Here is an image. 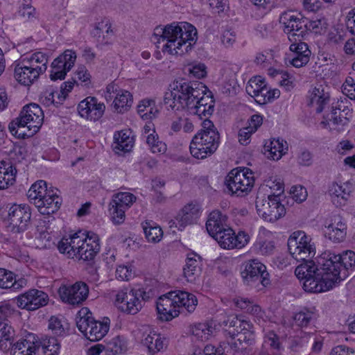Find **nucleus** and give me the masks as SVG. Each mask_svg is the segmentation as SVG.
Here are the masks:
<instances>
[{"mask_svg": "<svg viewBox=\"0 0 355 355\" xmlns=\"http://www.w3.org/2000/svg\"><path fill=\"white\" fill-rule=\"evenodd\" d=\"M206 89L202 83L176 81L172 89L165 93L164 103L173 110H187L201 119L209 118L214 111V101L205 95Z\"/></svg>", "mask_w": 355, "mask_h": 355, "instance_id": "nucleus-1", "label": "nucleus"}, {"mask_svg": "<svg viewBox=\"0 0 355 355\" xmlns=\"http://www.w3.org/2000/svg\"><path fill=\"white\" fill-rule=\"evenodd\" d=\"M198 39L196 28L189 23H172L155 28L152 40L163 42L162 51L170 55H183L190 51Z\"/></svg>", "mask_w": 355, "mask_h": 355, "instance_id": "nucleus-2", "label": "nucleus"}, {"mask_svg": "<svg viewBox=\"0 0 355 355\" xmlns=\"http://www.w3.org/2000/svg\"><path fill=\"white\" fill-rule=\"evenodd\" d=\"M60 252L69 258H77L83 261L92 260L100 251L98 236L94 232L73 234L69 238H63L58 245Z\"/></svg>", "mask_w": 355, "mask_h": 355, "instance_id": "nucleus-3", "label": "nucleus"}, {"mask_svg": "<svg viewBox=\"0 0 355 355\" xmlns=\"http://www.w3.org/2000/svg\"><path fill=\"white\" fill-rule=\"evenodd\" d=\"M44 121V113L41 107L35 103L25 105L19 117L8 126L11 134L17 138L31 137L37 132Z\"/></svg>", "mask_w": 355, "mask_h": 355, "instance_id": "nucleus-4", "label": "nucleus"}, {"mask_svg": "<svg viewBox=\"0 0 355 355\" xmlns=\"http://www.w3.org/2000/svg\"><path fill=\"white\" fill-rule=\"evenodd\" d=\"M202 127L190 144L191 154L197 159H204L213 154L219 144V134L212 121L205 118Z\"/></svg>", "mask_w": 355, "mask_h": 355, "instance_id": "nucleus-5", "label": "nucleus"}, {"mask_svg": "<svg viewBox=\"0 0 355 355\" xmlns=\"http://www.w3.org/2000/svg\"><path fill=\"white\" fill-rule=\"evenodd\" d=\"M155 296V291L152 288H123L116 293L114 304L121 311L135 315L141 310L145 302Z\"/></svg>", "mask_w": 355, "mask_h": 355, "instance_id": "nucleus-6", "label": "nucleus"}, {"mask_svg": "<svg viewBox=\"0 0 355 355\" xmlns=\"http://www.w3.org/2000/svg\"><path fill=\"white\" fill-rule=\"evenodd\" d=\"M270 189L276 190L277 193L269 195L267 198L257 197L256 209L258 214L265 220L273 223L284 216L286 214L284 206L280 202L279 195L284 191L283 184L278 182Z\"/></svg>", "mask_w": 355, "mask_h": 355, "instance_id": "nucleus-7", "label": "nucleus"}, {"mask_svg": "<svg viewBox=\"0 0 355 355\" xmlns=\"http://www.w3.org/2000/svg\"><path fill=\"white\" fill-rule=\"evenodd\" d=\"M87 308H83L78 312L76 325L80 331L90 341L102 339L108 332L110 323L108 318L103 322L96 320Z\"/></svg>", "mask_w": 355, "mask_h": 355, "instance_id": "nucleus-8", "label": "nucleus"}, {"mask_svg": "<svg viewBox=\"0 0 355 355\" xmlns=\"http://www.w3.org/2000/svg\"><path fill=\"white\" fill-rule=\"evenodd\" d=\"M339 259L336 254L330 251L322 253L316 259L318 264L317 275H321L324 277V279L331 282L334 286L347 276L345 271L341 270V264L338 261Z\"/></svg>", "mask_w": 355, "mask_h": 355, "instance_id": "nucleus-9", "label": "nucleus"}, {"mask_svg": "<svg viewBox=\"0 0 355 355\" xmlns=\"http://www.w3.org/2000/svg\"><path fill=\"white\" fill-rule=\"evenodd\" d=\"M287 245L290 254L297 261L311 259L315 254L311 239L302 231L294 232L289 236Z\"/></svg>", "mask_w": 355, "mask_h": 355, "instance_id": "nucleus-10", "label": "nucleus"}, {"mask_svg": "<svg viewBox=\"0 0 355 355\" xmlns=\"http://www.w3.org/2000/svg\"><path fill=\"white\" fill-rule=\"evenodd\" d=\"M254 182L252 172L234 169L227 175L225 184L228 193L240 196L251 191Z\"/></svg>", "mask_w": 355, "mask_h": 355, "instance_id": "nucleus-11", "label": "nucleus"}, {"mask_svg": "<svg viewBox=\"0 0 355 355\" xmlns=\"http://www.w3.org/2000/svg\"><path fill=\"white\" fill-rule=\"evenodd\" d=\"M31 218V209L27 205H13L8 210V227L14 234L24 232Z\"/></svg>", "mask_w": 355, "mask_h": 355, "instance_id": "nucleus-12", "label": "nucleus"}, {"mask_svg": "<svg viewBox=\"0 0 355 355\" xmlns=\"http://www.w3.org/2000/svg\"><path fill=\"white\" fill-rule=\"evenodd\" d=\"M241 276L245 284L257 286L259 284L266 286L269 284V274L266 267L257 259H252L245 263V268Z\"/></svg>", "mask_w": 355, "mask_h": 355, "instance_id": "nucleus-13", "label": "nucleus"}, {"mask_svg": "<svg viewBox=\"0 0 355 355\" xmlns=\"http://www.w3.org/2000/svg\"><path fill=\"white\" fill-rule=\"evenodd\" d=\"M279 22L284 25V31L291 42L301 41L306 34V19L295 15L293 12L283 13Z\"/></svg>", "mask_w": 355, "mask_h": 355, "instance_id": "nucleus-14", "label": "nucleus"}, {"mask_svg": "<svg viewBox=\"0 0 355 355\" xmlns=\"http://www.w3.org/2000/svg\"><path fill=\"white\" fill-rule=\"evenodd\" d=\"M136 196L129 192H119L113 196L109 210L114 223H123L125 210L136 201Z\"/></svg>", "mask_w": 355, "mask_h": 355, "instance_id": "nucleus-15", "label": "nucleus"}, {"mask_svg": "<svg viewBox=\"0 0 355 355\" xmlns=\"http://www.w3.org/2000/svg\"><path fill=\"white\" fill-rule=\"evenodd\" d=\"M58 293L64 302L80 305L87 298L89 288L85 282H77L73 285L60 287Z\"/></svg>", "mask_w": 355, "mask_h": 355, "instance_id": "nucleus-16", "label": "nucleus"}, {"mask_svg": "<svg viewBox=\"0 0 355 355\" xmlns=\"http://www.w3.org/2000/svg\"><path fill=\"white\" fill-rule=\"evenodd\" d=\"M76 53L71 50H66L51 63L50 78L52 80L64 79L67 73L73 67Z\"/></svg>", "mask_w": 355, "mask_h": 355, "instance_id": "nucleus-17", "label": "nucleus"}, {"mask_svg": "<svg viewBox=\"0 0 355 355\" xmlns=\"http://www.w3.org/2000/svg\"><path fill=\"white\" fill-rule=\"evenodd\" d=\"M48 300V295L37 289H31L17 297V306L28 311H35L45 306Z\"/></svg>", "mask_w": 355, "mask_h": 355, "instance_id": "nucleus-18", "label": "nucleus"}, {"mask_svg": "<svg viewBox=\"0 0 355 355\" xmlns=\"http://www.w3.org/2000/svg\"><path fill=\"white\" fill-rule=\"evenodd\" d=\"M157 310L160 318L168 321L180 313L177 309L175 292L172 291L159 297L157 302Z\"/></svg>", "mask_w": 355, "mask_h": 355, "instance_id": "nucleus-19", "label": "nucleus"}, {"mask_svg": "<svg viewBox=\"0 0 355 355\" xmlns=\"http://www.w3.org/2000/svg\"><path fill=\"white\" fill-rule=\"evenodd\" d=\"M105 108L103 103H98L95 97L89 96L78 104V111L82 117L95 121L102 117Z\"/></svg>", "mask_w": 355, "mask_h": 355, "instance_id": "nucleus-20", "label": "nucleus"}, {"mask_svg": "<svg viewBox=\"0 0 355 355\" xmlns=\"http://www.w3.org/2000/svg\"><path fill=\"white\" fill-rule=\"evenodd\" d=\"M60 205L61 198L53 190H49L42 198H40L35 202V207L43 215L55 213L58 210Z\"/></svg>", "mask_w": 355, "mask_h": 355, "instance_id": "nucleus-21", "label": "nucleus"}, {"mask_svg": "<svg viewBox=\"0 0 355 355\" xmlns=\"http://www.w3.org/2000/svg\"><path fill=\"white\" fill-rule=\"evenodd\" d=\"M201 271L200 257L194 252L188 254L186 264L183 268L184 277L187 281L195 283L199 279Z\"/></svg>", "mask_w": 355, "mask_h": 355, "instance_id": "nucleus-22", "label": "nucleus"}, {"mask_svg": "<svg viewBox=\"0 0 355 355\" xmlns=\"http://www.w3.org/2000/svg\"><path fill=\"white\" fill-rule=\"evenodd\" d=\"M290 50L293 53V58L290 61L293 67H302L309 62L311 52L305 42H294L291 44Z\"/></svg>", "mask_w": 355, "mask_h": 355, "instance_id": "nucleus-23", "label": "nucleus"}, {"mask_svg": "<svg viewBox=\"0 0 355 355\" xmlns=\"http://www.w3.org/2000/svg\"><path fill=\"white\" fill-rule=\"evenodd\" d=\"M326 227V234L330 240L334 242H340L345 239L347 234V225L340 216H334L331 223Z\"/></svg>", "mask_w": 355, "mask_h": 355, "instance_id": "nucleus-24", "label": "nucleus"}, {"mask_svg": "<svg viewBox=\"0 0 355 355\" xmlns=\"http://www.w3.org/2000/svg\"><path fill=\"white\" fill-rule=\"evenodd\" d=\"M199 217V209L193 204H188L184 206L175 218V226L178 230H182L187 225L196 222Z\"/></svg>", "mask_w": 355, "mask_h": 355, "instance_id": "nucleus-25", "label": "nucleus"}, {"mask_svg": "<svg viewBox=\"0 0 355 355\" xmlns=\"http://www.w3.org/2000/svg\"><path fill=\"white\" fill-rule=\"evenodd\" d=\"M21 60L33 70V73H35L40 76L47 69L49 57L46 53L37 51L29 57L26 56L22 58Z\"/></svg>", "mask_w": 355, "mask_h": 355, "instance_id": "nucleus-26", "label": "nucleus"}, {"mask_svg": "<svg viewBox=\"0 0 355 355\" xmlns=\"http://www.w3.org/2000/svg\"><path fill=\"white\" fill-rule=\"evenodd\" d=\"M227 227V216L225 215H223L218 210L210 213L206 223V228L212 237H214Z\"/></svg>", "mask_w": 355, "mask_h": 355, "instance_id": "nucleus-27", "label": "nucleus"}, {"mask_svg": "<svg viewBox=\"0 0 355 355\" xmlns=\"http://www.w3.org/2000/svg\"><path fill=\"white\" fill-rule=\"evenodd\" d=\"M334 287L331 282L324 279L321 275H314L304 281L303 288L309 293H322Z\"/></svg>", "mask_w": 355, "mask_h": 355, "instance_id": "nucleus-28", "label": "nucleus"}, {"mask_svg": "<svg viewBox=\"0 0 355 355\" xmlns=\"http://www.w3.org/2000/svg\"><path fill=\"white\" fill-rule=\"evenodd\" d=\"M177 301V309L181 311L180 313H191L193 312L198 304L195 295L185 291H175Z\"/></svg>", "mask_w": 355, "mask_h": 355, "instance_id": "nucleus-29", "label": "nucleus"}, {"mask_svg": "<svg viewBox=\"0 0 355 355\" xmlns=\"http://www.w3.org/2000/svg\"><path fill=\"white\" fill-rule=\"evenodd\" d=\"M14 76L17 82L28 86L33 84L40 77L35 73H33V70L21 60L15 64Z\"/></svg>", "mask_w": 355, "mask_h": 355, "instance_id": "nucleus-30", "label": "nucleus"}, {"mask_svg": "<svg viewBox=\"0 0 355 355\" xmlns=\"http://www.w3.org/2000/svg\"><path fill=\"white\" fill-rule=\"evenodd\" d=\"M351 191V187L347 183L343 184L333 183L329 191L331 201L338 207L345 205Z\"/></svg>", "mask_w": 355, "mask_h": 355, "instance_id": "nucleus-31", "label": "nucleus"}, {"mask_svg": "<svg viewBox=\"0 0 355 355\" xmlns=\"http://www.w3.org/2000/svg\"><path fill=\"white\" fill-rule=\"evenodd\" d=\"M16 168L11 162H0V189H7L15 182Z\"/></svg>", "mask_w": 355, "mask_h": 355, "instance_id": "nucleus-32", "label": "nucleus"}, {"mask_svg": "<svg viewBox=\"0 0 355 355\" xmlns=\"http://www.w3.org/2000/svg\"><path fill=\"white\" fill-rule=\"evenodd\" d=\"M286 144L284 140L274 139L264 145V153L269 159L279 160L287 150Z\"/></svg>", "mask_w": 355, "mask_h": 355, "instance_id": "nucleus-33", "label": "nucleus"}, {"mask_svg": "<svg viewBox=\"0 0 355 355\" xmlns=\"http://www.w3.org/2000/svg\"><path fill=\"white\" fill-rule=\"evenodd\" d=\"M34 339L33 335L29 334L27 338L12 343L10 347L12 355H32L37 349Z\"/></svg>", "mask_w": 355, "mask_h": 355, "instance_id": "nucleus-34", "label": "nucleus"}, {"mask_svg": "<svg viewBox=\"0 0 355 355\" xmlns=\"http://www.w3.org/2000/svg\"><path fill=\"white\" fill-rule=\"evenodd\" d=\"M133 98L132 94L126 90L119 89L116 91L113 104L114 108L118 113H123L128 111L132 105Z\"/></svg>", "mask_w": 355, "mask_h": 355, "instance_id": "nucleus-35", "label": "nucleus"}, {"mask_svg": "<svg viewBox=\"0 0 355 355\" xmlns=\"http://www.w3.org/2000/svg\"><path fill=\"white\" fill-rule=\"evenodd\" d=\"M15 338V331L7 321H0V349L7 351L10 349Z\"/></svg>", "mask_w": 355, "mask_h": 355, "instance_id": "nucleus-36", "label": "nucleus"}, {"mask_svg": "<svg viewBox=\"0 0 355 355\" xmlns=\"http://www.w3.org/2000/svg\"><path fill=\"white\" fill-rule=\"evenodd\" d=\"M137 112L144 120L153 119L157 116L159 110L153 99L141 100L137 105Z\"/></svg>", "mask_w": 355, "mask_h": 355, "instance_id": "nucleus-37", "label": "nucleus"}, {"mask_svg": "<svg viewBox=\"0 0 355 355\" xmlns=\"http://www.w3.org/2000/svg\"><path fill=\"white\" fill-rule=\"evenodd\" d=\"M24 280H16L15 275L8 270L0 268V288L18 290L23 286Z\"/></svg>", "mask_w": 355, "mask_h": 355, "instance_id": "nucleus-38", "label": "nucleus"}, {"mask_svg": "<svg viewBox=\"0 0 355 355\" xmlns=\"http://www.w3.org/2000/svg\"><path fill=\"white\" fill-rule=\"evenodd\" d=\"M246 92L249 95L255 98V100H261L263 94L266 93V85L261 77L251 78L246 86Z\"/></svg>", "mask_w": 355, "mask_h": 355, "instance_id": "nucleus-39", "label": "nucleus"}, {"mask_svg": "<svg viewBox=\"0 0 355 355\" xmlns=\"http://www.w3.org/2000/svg\"><path fill=\"white\" fill-rule=\"evenodd\" d=\"M302 263L297 266L295 270L296 277L301 280H305L309 277L317 275L318 264L315 263L311 259L301 260Z\"/></svg>", "mask_w": 355, "mask_h": 355, "instance_id": "nucleus-40", "label": "nucleus"}, {"mask_svg": "<svg viewBox=\"0 0 355 355\" xmlns=\"http://www.w3.org/2000/svg\"><path fill=\"white\" fill-rule=\"evenodd\" d=\"M130 132L120 131L114 134V146L116 150L128 152L133 146V138Z\"/></svg>", "mask_w": 355, "mask_h": 355, "instance_id": "nucleus-41", "label": "nucleus"}, {"mask_svg": "<svg viewBox=\"0 0 355 355\" xmlns=\"http://www.w3.org/2000/svg\"><path fill=\"white\" fill-rule=\"evenodd\" d=\"M142 343L148 347L149 352L152 354L159 352L166 345L160 335L156 334H148L142 340Z\"/></svg>", "mask_w": 355, "mask_h": 355, "instance_id": "nucleus-42", "label": "nucleus"}, {"mask_svg": "<svg viewBox=\"0 0 355 355\" xmlns=\"http://www.w3.org/2000/svg\"><path fill=\"white\" fill-rule=\"evenodd\" d=\"M234 232L229 227L213 237L224 249L234 248Z\"/></svg>", "mask_w": 355, "mask_h": 355, "instance_id": "nucleus-43", "label": "nucleus"}, {"mask_svg": "<svg viewBox=\"0 0 355 355\" xmlns=\"http://www.w3.org/2000/svg\"><path fill=\"white\" fill-rule=\"evenodd\" d=\"M49 191L46 189V182L40 180L31 186L28 191V198L35 205V202L40 198H42Z\"/></svg>", "mask_w": 355, "mask_h": 355, "instance_id": "nucleus-44", "label": "nucleus"}, {"mask_svg": "<svg viewBox=\"0 0 355 355\" xmlns=\"http://www.w3.org/2000/svg\"><path fill=\"white\" fill-rule=\"evenodd\" d=\"M146 239L149 242L157 243L163 236V232L159 226L153 225L152 222L146 221L142 224Z\"/></svg>", "mask_w": 355, "mask_h": 355, "instance_id": "nucleus-45", "label": "nucleus"}, {"mask_svg": "<svg viewBox=\"0 0 355 355\" xmlns=\"http://www.w3.org/2000/svg\"><path fill=\"white\" fill-rule=\"evenodd\" d=\"M329 94L323 93V90L315 88L313 91L311 98V103L315 106V110L318 113L322 112L324 106L329 102Z\"/></svg>", "mask_w": 355, "mask_h": 355, "instance_id": "nucleus-46", "label": "nucleus"}, {"mask_svg": "<svg viewBox=\"0 0 355 355\" xmlns=\"http://www.w3.org/2000/svg\"><path fill=\"white\" fill-rule=\"evenodd\" d=\"M192 334L198 340H207L213 332V328L207 323H198L191 328Z\"/></svg>", "mask_w": 355, "mask_h": 355, "instance_id": "nucleus-47", "label": "nucleus"}, {"mask_svg": "<svg viewBox=\"0 0 355 355\" xmlns=\"http://www.w3.org/2000/svg\"><path fill=\"white\" fill-rule=\"evenodd\" d=\"M106 350L113 355L121 354L126 350L125 342L123 338L116 336L107 343Z\"/></svg>", "mask_w": 355, "mask_h": 355, "instance_id": "nucleus-48", "label": "nucleus"}, {"mask_svg": "<svg viewBox=\"0 0 355 355\" xmlns=\"http://www.w3.org/2000/svg\"><path fill=\"white\" fill-rule=\"evenodd\" d=\"M336 257L340 258L338 261L341 264V270L347 274V270L355 265V252L349 250Z\"/></svg>", "mask_w": 355, "mask_h": 355, "instance_id": "nucleus-49", "label": "nucleus"}, {"mask_svg": "<svg viewBox=\"0 0 355 355\" xmlns=\"http://www.w3.org/2000/svg\"><path fill=\"white\" fill-rule=\"evenodd\" d=\"M329 121L333 126L334 128L336 129L338 132L343 130V127L347 125L349 119L348 116H345L341 114V112H338L336 110H332L331 113V117L329 118Z\"/></svg>", "mask_w": 355, "mask_h": 355, "instance_id": "nucleus-50", "label": "nucleus"}, {"mask_svg": "<svg viewBox=\"0 0 355 355\" xmlns=\"http://www.w3.org/2000/svg\"><path fill=\"white\" fill-rule=\"evenodd\" d=\"M187 71L190 76L196 78H202L207 75V67L201 62H193L188 64Z\"/></svg>", "mask_w": 355, "mask_h": 355, "instance_id": "nucleus-51", "label": "nucleus"}, {"mask_svg": "<svg viewBox=\"0 0 355 355\" xmlns=\"http://www.w3.org/2000/svg\"><path fill=\"white\" fill-rule=\"evenodd\" d=\"M313 313L306 309L297 313L294 316V320L297 326L306 327L313 319Z\"/></svg>", "mask_w": 355, "mask_h": 355, "instance_id": "nucleus-52", "label": "nucleus"}, {"mask_svg": "<svg viewBox=\"0 0 355 355\" xmlns=\"http://www.w3.org/2000/svg\"><path fill=\"white\" fill-rule=\"evenodd\" d=\"M342 92L348 98L355 100V83L352 77H347L342 86Z\"/></svg>", "mask_w": 355, "mask_h": 355, "instance_id": "nucleus-53", "label": "nucleus"}, {"mask_svg": "<svg viewBox=\"0 0 355 355\" xmlns=\"http://www.w3.org/2000/svg\"><path fill=\"white\" fill-rule=\"evenodd\" d=\"M290 193L293 200L297 202H303L307 197L306 189L301 185L292 187Z\"/></svg>", "mask_w": 355, "mask_h": 355, "instance_id": "nucleus-54", "label": "nucleus"}, {"mask_svg": "<svg viewBox=\"0 0 355 355\" xmlns=\"http://www.w3.org/2000/svg\"><path fill=\"white\" fill-rule=\"evenodd\" d=\"M49 329L51 330L52 333L57 336H62L64 333V329L61 323V321L55 318L51 317L49 322Z\"/></svg>", "mask_w": 355, "mask_h": 355, "instance_id": "nucleus-55", "label": "nucleus"}, {"mask_svg": "<svg viewBox=\"0 0 355 355\" xmlns=\"http://www.w3.org/2000/svg\"><path fill=\"white\" fill-rule=\"evenodd\" d=\"M252 324L247 320L241 319V324H235L232 329H230L229 334L232 338H235L239 334L243 332L244 330H248L252 329Z\"/></svg>", "mask_w": 355, "mask_h": 355, "instance_id": "nucleus-56", "label": "nucleus"}, {"mask_svg": "<svg viewBox=\"0 0 355 355\" xmlns=\"http://www.w3.org/2000/svg\"><path fill=\"white\" fill-rule=\"evenodd\" d=\"M132 271L130 266L122 265L116 269V278L122 281H128L132 276Z\"/></svg>", "mask_w": 355, "mask_h": 355, "instance_id": "nucleus-57", "label": "nucleus"}, {"mask_svg": "<svg viewBox=\"0 0 355 355\" xmlns=\"http://www.w3.org/2000/svg\"><path fill=\"white\" fill-rule=\"evenodd\" d=\"M305 24L306 25V32L307 31H310L317 33H320L322 30V28L325 25V23L322 19L309 21L307 19H306Z\"/></svg>", "mask_w": 355, "mask_h": 355, "instance_id": "nucleus-58", "label": "nucleus"}, {"mask_svg": "<svg viewBox=\"0 0 355 355\" xmlns=\"http://www.w3.org/2000/svg\"><path fill=\"white\" fill-rule=\"evenodd\" d=\"M14 312V309L10 304L6 301L0 302V320L6 321V319L10 317Z\"/></svg>", "mask_w": 355, "mask_h": 355, "instance_id": "nucleus-59", "label": "nucleus"}, {"mask_svg": "<svg viewBox=\"0 0 355 355\" xmlns=\"http://www.w3.org/2000/svg\"><path fill=\"white\" fill-rule=\"evenodd\" d=\"M266 93L263 94V97H261V100H257V102L259 104H266L268 102H270L272 100L277 98L280 95V92L277 89H268L266 87Z\"/></svg>", "mask_w": 355, "mask_h": 355, "instance_id": "nucleus-60", "label": "nucleus"}, {"mask_svg": "<svg viewBox=\"0 0 355 355\" xmlns=\"http://www.w3.org/2000/svg\"><path fill=\"white\" fill-rule=\"evenodd\" d=\"M236 41V34L230 30L225 31L221 36V42L226 47L232 46Z\"/></svg>", "mask_w": 355, "mask_h": 355, "instance_id": "nucleus-61", "label": "nucleus"}, {"mask_svg": "<svg viewBox=\"0 0 355 355\" xmlns=\"http://www.w3.org/2000/svg\"><path fill=\"white\" fill-rule=\"evenodd\" d=\"M234 248L244 247L250 240V236L245 232H239L237 235L234 234Z\"/></svg>", "mask_w": 355, "mask_h": 355, "instance_id": "nucleus-62", "label": "nucleus"}, {"mask_svg": "<svg viewBox=\"0 0 355 355\" xmlns=\"http://www.w3.org/2000/svg\"><path fill=\"white\" fill-rule=\"evenodd\" d=\"M297 160L300 165L306 166H311L313 162L312 154L309 150H304L298 155Z\"/></svg>", "mask_w": 355, "mask_h": 355, "instance_id": "nucleus-63", "label": "nucleus"}, {"mask_svg": "<svg viewBox=\"0 0 355 355\" xmlns=\"http://www.w3.org/2000/svg\"><path fill=\"white\" fill-rule=\"evenodd\" d=\"M329 355H355V352L352 348L338 345L331 349Z\"/></svg>", "mask_w": 355, "mask_h": 355, "instance_id": "nucleus-64", "label": "nucleus"}]
</instances>
